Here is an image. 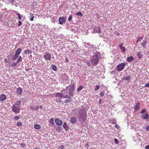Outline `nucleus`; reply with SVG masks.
Segmentation results:
<instances>
[{"mask_svg": "<svg viewBox=\"0 0 149 149\" xmlns=\"http://www.w3.org/2000/svg\"><path fill=\"white\" fill-rule=\"evenodd\" d=\"M21 104L20 101L16 102L12 107V111L15 113H18L19 112L20 107L19 106Z\"/></svg>", "mask_w": 149, "mask_h": 149, "instance_id": "f03ea898", "label": "nucleus"}, {"mask_svg": "<svg viewBox=\"0 0 149 149\" xmlns=\"http://www.w3.org/2000/svg\"><path fill=\"white\" fill-rule=\"evenodd\" d=\"M117 127V126H116V127Z\"/></svg>", "mask_w": 149, "mask_h": 149, "instance_id": "0e129e2a", "label": "nucleus"}, {"mask_svg": "<svg viewBox=\"0 0 149 149\" xmlns=\"http://www.w3.org/2000/svg\"><path fill=\"white\" fill-rule=\"evenodd\" d=\"M125 66H117V68L118 71H120L123 70Z\"/></svg>", "mask_w": 149, "mask_h": 149, "instance_id": "dca6fc26", "label": "nucleus"}, {"mask_svg": "<svg viewBox=\"0 0 149 149\" xmlns=\"http://www.w3.org/2000/svg\"><path fill=\"white\" fill-rule=\"evenodd\" d=\"M29 16L30 17V19L31 21H33L34 18V16L33 15V14L32 13H30Z\"/></svg>", "mask_w": 149, "mask_h": 149, "instance_id": "5701e85b", "label": "nucleus"}, {"mask_svg": "<svg viewBox=\"0 0 149 149\" xmlns=\"http://www.w3.org/2000/svg\"><path fill=\"white\" fill-rule=\"evenodd\" d=\"M22 24V22L21 21H18V26H20Z\"/></svg>", "mask_w": 149, "mask_h": 149, "instance_id": "ea45409f", "label": "nucleus"}, {"mask_svg": "<svg viewBox=\"0 0 149 149\" xmlns=\"http://www.w3.org/2000/svg\"><path fill=\"white\" fill-rule=\"evenodd\" d=\"M22 49L21 48H19L16 51L15 54L13 55L12 57V60H14L17 59L20 54Z\"/></svg>", "mask_w": 149, "mask_h": 149, "instance_id": "20e7f679", "label": "nucleus"}, {"mask_svg": "<svg viewBox=\"0 0 149 149\" xmlns=\"http://www.w3.org/2000/svg\"><path fill=\"white\" fill-rule=\"evenodd\" d=\"M49 123L50 124V125H53L54 124V119L53 118H52L50 119L49 122Z\"/></svg>", "mask_w": 149, "mask_h": 149, "instance_id": "4be33fe9", "label": "nucleus"}, {"mask_svg": "<svg viewBox=\"0 0 149 149\" xmlns=\"http://www.w3.org/2000/svg\"><path fill=\"white\" fill-rule=\"evenodd\" d=\"M16 14L18 16V19L19 20H21V18H22V17L21 16L20 14L19 13H17Z\"/></svg>", "mask_w": 149, "mask_h": 149, "instance_id": "c85d7f7f", "label": "nucleus"}, {"mask_svg": "<svg viewBox=\"0 0 149 149\" xmlns=\"http://www.w3.org/2000/svg\"><path fill=\"white\" fill-rule=\"evenodd\" d=\"M140 103H136V105L134 107L135 111H137L139 109L140 107Z\"/></svg>", "mask_w": 149, "mask_h": 149, "instance_id": "f8f14e48", "label": "nucleus"}, {"mask_svg": "<svg viewBox=\"0 0 149 149\" xmlns=\"http://www.w3.org/2000/svg\"><path fill=\"white\" fill-rule=\"evenodd\" d=\"M118 65H125V64H119Z\"/></svg>", "mask_w": 149, "mask_h": 149, "instance_id": "4d7b16f0", "label": "nucleus"}, {"mask_svg": "<svg viewBox=\"0 0 149 149\" xmlns=\"http://www.w3.org/2000/svg\"><path fill=\"white\" fill-rule=\"evenodd\" d=\"M100 88V86L98 85H97L95 88H94V90L95 91H97Z\"/></svg>", "mask_w": 149, "mask_h": 149, "instance_id": "c756f323", "label": "nucleus"}, {"mask_svg": "<svg viewBox=\"0 0 149 149\" xmlns=\"http://www.w3.org/2000/svg\"><path fill=\"white\" fill-rule=\"evenodd\" d=\"M134 59V57L132 56H130L127 58V61L128 62H130L132 61Z\"/></svg>", "mask_w": 149, "mask_h": 149, "instance_id": "2eb2a0df", "label": "nucleus"}, {"mask_svg": "<svg viewBox=\"0 0 149 149\" xmlns=\"http://www.w3.org/2000/svg\"><path fill=\"white\" fill-rule=\"evenodd\" d=\"M63 94L62 93H56L55 94V97L59 98H61L63 97Z\"/></svg>", "mask_w": 149, "mask_h": 149, "instance_id": "9b49d317", "label": "nucleus"}, {"mask_svg": "<svg viewBox=\"0 0 149 149\" xmlns=\"http://www.w3.org/2000/svg\"><path fill=\"white\" fill-rule=\"evenodd\" d=\"M30 70V69H29V68H26V71H29Z\"/></svg>", "mask_w": 149, "mask_h": 149, "instance_id": "603ef678", "label": "nucleus"}, {"mask_svg": "<svg viewBox=\"0 0 149 149\" xmlns=\"http://www.w3.org/2000/svg\"><path fill=\"white\" fill-rule=\"evenodd\" d=\"M125 80L128 81L131 78V77L130 76H128L126 77H125Z\"/></svg>", "mask_w": 149, "mask_h": 149, "instance_id": "cd10ccee", "label": "nucleus"}, {"mask_svg": "<svg viewBox=\"0 0 149 149\" xmlns=\"http://www.w3.org/2000/svg\"><path fill=\"white\" fill-rule=\"evenodd\" d=\"M43 58L46 60H50L51 58V55L48 52H45L43 55Z\"/></svg>", "mask_w": 149, "mask_h": 149, "instance_id": "423d86ee", "label": "nucleus"}, {"mask_svg": "<svg viewBox=\"0 0 149 149\" xmlns=\"http://www.w3.org/2000/svg\"><path fill=\"white\" fill-rule=\"evenodd\" d=\"M70 121L72 123H75L77 121V118L76 117H73L71 118Z\"/></svg>", "mask_w": 149, "mask_h": 149, "instance_id": "ddd939ff", "label": "nucleus"}, {"mask_svg": "<svg viewBox=\"0 0 149 149\" xmlns=\"http://www.w3.org/2000/svg\"><path fill=\"white\" fill-rule=\"evenodd\" d=\"M63 91L65 92H64V93H66V94H67V91H68V90L66 89H64L63 90H62L61 91V92H63Z\"/></svg>", "mask_w": 149, "mask_h": 149, "instance_id": "58836bf2", "label": "nucleus"}, {"mask_svg": "<svg viewBox=\"0 0 149 149\" xmlns=\"http://www.w3.org/2000/svg\"><path fill=\"white\" fill-rule=\"evenodd\" d=\"M6 98L5 94H2L0 95V101L1 102L3 101Z\"/></svg>", "mask_w": 149, "mask_h": 149, "instance_id": "9d476101", "label": "nucleus"}, {"mask_svg": "<svg viewBox=\"0 0 149 149\" xmlns=\"http://www.w3.org/2000/svg\"><path fill=\"white\" fill-rule=\"evenodd\" d=\"M88 54L92 58L91 62L92 64L95 65L97 64L99 60L98 53L95 50L90 52L89 50L88 52Z\"/></svg>", "mask_w": 149, "mask_h": 149, "instance_id": "f257e3e1", "label": "nucleus"}, {"mask_svg": "<svg viewBox=\"0 0 149 149\" xmlns=\"http://www.w3.org/2000/svg\"><path fill=\"white\" fill-rule=\"evenodd\" d=\"M59 24H62L63 23H65L66 21V19L64 17H60L58 19Z\"/></svg>", "mask_w": 149, "mask_h": 149, "instance_id": "6e6552de", "label": "nucleus"}, {"mask_svg": "<svg viewBox=\"0 0 149 149\" xmlns=\"http://www.w3.org/2000/svg\"><path fill=\"white\" fill-rule=\"evenodd\" d=\"M145 148L146 149H149V145L146 146Z\"/></svg>", "mask_w": 149, "mask_h": 149, "instance_id": "de8ad7c7", "label": "nucleus"}, {"mask_svg": "<svg viewBox=\"0 0 149 149\" xmlns=\"http://www.w3.org/2000/svg\"><path fill=\"white\" fill-rule=\"evenodd\" d=\"M83 88V86L81 85L77 89V92H79Z\"/></svg>", "mask_w": 149, "mask_h": 149, "instance_id": "393cba45", "label": "nucleus"}, {"mask_svg": "<svg viewBox=\"0 0 149 149\" xmlns=\"http://www.w3.org/2000/svg\"><path fill=\"white\" fill-rule=\"evenodd\" d=\"M42 105H40V109H42Z\"/></svg>", "mask_w": 149, "mask_h": 149, "instance_id": "13d9d810", "label": "nucleus"}, {"mask_svg": "<svg viewBox=\"0 0 149 149\" xmlns=\"http://www.w3.org/2000/svg\"><path fill=\"white\" fill-rule=\"evenodd\" d=\"M146 130L147 131H149V126L146 127Z\"/></svg>", "mask_w": 149, "mask_h": 149, "instance_id": "09e8293b", "label": "nucleus"}, {"mask_svg": "<svg viewBox=\"0 0 149 149\" xmlns=\"http://www.w3.org/2000/svg\"><path fill=\"white\" fill-rule=\"evenodd\" d=\"M141 114L145 113L141 115V117L144 120H148L149 119V115L147 112L146 110L143 109L141 112Z\"/></svg>", "mask_w": 149, "mask_h": 149, "instance_id": "7ed1b4c3", "label": "nucleus"}, {"mask_svg": "<svg viewBox=\"0 0 149 149\" xmlns=\"http://www.w3.org/2000/svg\"><path fill=\"white\" fill-rule=\"evenodd\" d=\"M104 91L100 93V95L101 96H103L104 95Z\"/></svg>", "mask_w": 149, "mask_h": 149, "instance_id": "4c0bfd02", "label": "nucleus"}, {"mask_svg": "<svg viewBox=\"0 0 149 149\" xmlns=\"http://www.w3.org/2000/svg\"><path fill=\"white\" fill-rule=\"evenodd\" d=\"M119 46L123 52V53L125 52V49L124 47L123 46L122 44L119 45Z\"/></svg>", "mask_w": 149, "mask_h": 149, "instance_id": "f3484780", "label": "nucleus"}, {"mask_svg": "<svg viewBox=\"0 0 149 149\" xmlns=\"http://www.w3.org/2000/svg\"><path fill=\"white\" fill-rule=\"evenodd\" d=\"M116 34V35L117 36H119L120 35V33L118 32H117Z\"/></svg>", "mask_w": 149, "mask_h": 149, "instance_id": "5fc2aeb1", "label": "nucleus"}, {"mask_svg": "<svg viewBox=\"0 0 149 149\" xmlns=\"http://www.w3.org/2000/svg\"><path fill=\"white\" fill-rule=\"evenodd\" d=\"M52 68L54 71H56L57 70V68L56 66H53Z\"/></svg>", "mask_w": 149, "mask_h": 149, "instance_id": "72a5a7b5", "label": "nucleus"}, {"mask_svg": "<svg viewBox=\"0 0 149 149\" xmlns=\"http://www.w3.org/2000/svg\"><path fill=\"white\" fill-rule=\"evenodd\" d=\"M63 148H64V146L63 145H61L59 147V149H63Z\"/></svg>", "mask_w": 149, "mask_h": 149, "instance_id": "c03bdc74", "label": "nucleus"}, {"mask_svg": "<svg viewBox=\"0 0 149 149\" xmlns=\"http://www.w3.org/2000/svg\"><path fill=\"white\" fill-rule=\"evenodd\" d=\"M18 57L19 58L17 61L16 63H18L20 62L22 60V58L21 56H19Z\"/></svg>", "mask_w": 149, "mask_h": 149, "instance_id": "a878e982", "label": "nucleus"}, {"mask_svg": "<svg viewBox=\"0 0 149 149\" xmlns=\"http://www.w3.org/2000/svg\"><path fill=\"white\" fill-rule=\"evenodd\" d=\"M4 61H5V62H6H6H7V59H4Z\"/></svg>", "mask_w": 149, "mask_h": 149, "instance_id": "052dcab7", "label": "nucleus"}, {"mask_svg": "<svg viewBox=\"0 0 149 149\" xmlns=\"http://www.w3.org/2000/svg\"><path fill=\"white\" fill-rule=\"evenodd\" d=\"M99 103H101V99H100V100H99Z\"/></svg>", "mask_w": 149, "mask_h": 149, "instance_id": "6e6d98bb", "label": "nucleus"}, {"mask_svg": "<svg viewBox=\"0 0 149 149\" xmlns=\"http://www.w3.org/2000/svg\"><path fill=\"white\" fill-rule=\"evenodd\" d=\"M114 141L116 144H118L119 143L118 140L116 139H114Z\"/></svg>", "mask_w": 149, "mask_h": 149, "instance_id": "f704fd0d", "label": "nucleus"}, {"mask_svg": "<svg viewBox=\"0 0 149 149\" xmlns=\"http://www.w3.org/2000/svg\"><path fill=\"white\" fill-rule=\"evenodd\" d=\"M19 118L18 116H15L14 117V119L15 120H17L19 119Z\"/></svg>", "mask_w": 149, "mask_h": 149, "instance_id": "c9c22d12", "label": "nucleus"}, {"mask_svg": "<svg viewBox=\"0 0 149 149\" xmlns=\"http://www.w3.org/2000/svg\"><path fill=\"white\" fill-rule=\"evenodd\" d=\"M145 87H149V83H146L145 85Z\"/></svg>", "mask_w": 149, "mask_h": 149, "instance_id": "79ce46f5", "label": "nucleus"}, {"mask_svg": "<svg viewBox=\"0 0 149 149\" xmlns=\"http://www.w3.org/2000/svg\"><path fill=\"white\" fill-rule=\"evenodd\" d=\"M10 3L12 4L14 2V0H9Z\"/></svg>", "mask_w": 149, "mask_h": 149, "instance_id": "37998d69", "label": "nucleus"}, {"mask_svg": "<svg viewBox=\"0 0 149 149\" xmlns=\"http://www.w3.org/2000/svg\"><path fill=\"white\" fill-rule=\"evenodd\" d=\"M81 117H80V118H79V119H80V120H81ZM81 122L83 123V122H84V120H82V121H81Z\"/></svg>", "mask_w": 149, "mask_h": 149, "instance_id": "bf43d9fd", "label": "nucleus"}, {"mask_svg": "<svg viewBox=\"0 0 149 149\" xmlns=\"http://www.w3.org/2000/svg\"><path fill=\"white\" fill-rule=\"evenodd\" d=\"M20 145L23 147H24L26 146V145L24 143H22Z\"/></svg>", "mask_w": 149, "mask_h": 149, "instance_id": "a19ab883", "label": "nucleus"}, {"mask_svg": "<svg viewBox=\"0 0 149 149\" xmlns=\"http://www.w3.org/2000/svg\"><path fill=\"white\" fill-rule=\"evenodd\" d=\"M72 15H70L69 16L68 18V20L69 21H70L71 19H72Z\"/></svg>", "mask_w": 149, "mask_h": 149, "instance_id": "e433bc0d", "label": "nucleus"}, {"mask_svg": "<svg viewBox=\"0 0 149 149\" xmlns=\"http://www.w3.org/2000/svg\"><path fill=\"white\" fill-rule=\"evenodd\" d=\"M137 54L139 59H141L143 57V56L141 51L138 52Z\"/></svg>", "mask_w": 149, "mask_h": 149, "instance_id": "4468645a", "label": "nucleus"}, {"mask_svg": "<svg viewBox=\"0 0 149 149\" xmlns=\"http://www.w3.org/2000/svg\"><path fill=\"white\" fill-rule=\"evenodd\" d=\"M94 31H95V32L100 33L101 31V30L100 27H98L95 29L94 30Z\"/></svg>", "mask_w": 149, "mask_h": 149, "instance_id": "6ab92c4d", "label": "nucleus"}, {"mask_svg": "<svg viewBox=\"0 0 149 149\" xmlns=\"http://www.w3.org/2000/svg\"><path fill=\"white\" fill-rule=\"evenodd\" d=\"M24 52L25 54H31L32 53V51L29 49H26L24 51Z\"/></svg>", "mask_w": 149, "mask_h": 149, "instance_id": "412c9836", "label": "nucleus"}, {"mask_svg": "<svg viewBox=\"0 0 149 149\" xmlns=\"http://www.w3.org/2000/svg\"><path fill=\"white\" fill-rule=\"evenodd\" d=\"M63 99H65L64 102L65 103H69L72 101L71 97L67 95L63 96Z\"/></svg>", "mask_w": 149, "mask_h": 149, "instance_id": "0eeeda50", "label": "nucleus"}, {"mask_svg": "<svg viewBox=\"0 0 149 149\" xmlns=\"http://www.w3.org/2000/svg\"><path fill=\"white\" fill-rule=\"evenodd\" d=\"M35 107L33 106H31L30 107V109L32 110H35Z\"/></svg>", "mask_w": 149, "mask_h": 149, "instance_id": "a18cd8bd", "label": "nucleus"}, {"mask_svg": "<svg viewBox=\"0 0 149 149\" xmlns=\"http://www.w3.org/2000/svg\"><path fill=\"white\" fill-rule=\"evenodd\" d=\"M68 61V60L67 58H66L65 59V61L66 62V63Z\"/></svg>", "mask_w": 149, "mask_h": 149, "instance_id": "8fccbe9b", "label": "nucleus"}, {"mask_svg": "<svg viewBox=\"0 0 149 149\" xmlns=\"http://www.w3.org/2000/svg\"><path fill=\"white\" fill-rule=\"evenodd\" d=\"M88 143H86V145H85V146L86 147H86V148H88Z\"/></svg>", "mask_w": 149, "mask_h": 149, "instance_id": "3c124183", "label": "nucleus"}, {"mask_svg": "<svg viewBox=\"0 0 149 149\" xmlns=\"http://www.w3.org/2000/svg\"><path fill=\"white\" fill-rule=\"evenodd\" d=\"M76 15L77 16H79L81 17L83 16V14L80 11H78L76 13Z\"/></svg>", "mask_w": 149, "mask_h": 149, "instance_id": "bb28decb", "label": "nucleus"}, {"mask_svg": "<svg viewBox=\"0 0 149 149\" xmlns=\"http://www.w3.org/2000/svg\"><path fill=\"white\" fill-rule=\"evenodd\" d=\"M33 149H38L37 148H34Z\"/></svg>", "mask_w": 149, "mask_h": 149, "instance_id": "e2e57ef3", "label": "nucleus"}, {"mask_svg": "<svg viewBox=\"0 0 149 149\" xmlns=\"http://www.w3.org/2000/svg\"><path fill=\"white\" fill-rule=\"evenodd\" d=\"M30 56L31 57H32V55H30Z\"/></svg>", "mask_w": 149, "mask_h": 149, "instance_id": "680f3d73", "label": "nucleus"}, {"mask_svg": "<svg viewBox=\"0 0 149 149\" xmlns=\"http://www.w3.org/2000/svg\"><path fill=\"white\" fill-rule=\"evenodd\" d=\"M126 78L125 77H123V79H122V80H123V81H125V78Z\"/></svg>", "mask_w": 149, "mask_h": 149, "instance_id": "864d4df0", "label": "nucleus"}, {"mask_svg": "<svg viewBox=\"0 0 149 149\" xmlns=\"http://www.w3.org/2000/svg\"><path fill=\"white\" fill-rule=\"evenodd\" d=\"M39 108V106L38 105V106H36L35 107V109H38Z\"/></svg>", "mask_w": 149, "mask_h": 149, "instance_id": "49530a36", "label": "nucleus"}, {"mask_svg": "<svg viewBox=\"0 0 149 149\" xmlns=\"http://www.w3.org/2000/svg\"><path fill=\"white\" fill-rule=\"evenodd\" d=\"M143 38L142 37H139L138 39V40L136 42L137 43H138V42L141 41V40L143 39Z\"/></svg>", "mask_w": 149, "mask_h": 149, "instance_id": "7c9ffc66", "label": "nucleus"}, {"mask_svg": "<svg viewBox=\"0 0 149 149\" xmlns=\"http://www.w3.org/2000/svg\"><path fill=\"white\" fill-rule=\"evenodd\" d=\"M86 45H88V49L87 53V54H88V52L89 50L91 52V51H93V50H95L93 48V47L94 46V45H91L89 43H87L86 42H84V46L86 47H87L86 46Z\"/></svg>", "mask_w": 149, "mask_h": 149, "instance_id": "39448f33", "label": "nucleus"}, {"mask_svg": "<svg viewBox=\"0 0 149 149\" xmlns=\"http://www.w3.org/2000/svg\"><path fill=\"white\" fill-rule=\"evenodd\" d=\"M17 125L18 126L20 127L22 125V124L21 122H19L17 123Z\"/></svg>", "mask_w": 149, "mask_h": 149, "instance_id": "473e14b6", "label": "nucleus"}, {"mask_svg": "<svg viewBox=\"0 0 149 149\" xmlns=\"http://www.w3.org/2000/svg\"><path fill=\"white\" fill-rule=\"evenodd\" d=\"M146 41H144L143 42L142 44L143 47H145L146 46Z\"/></svg>", "mask_w": 149, "mask_h": 149, "instance_id": "2f4dec72", "label": "nucleus"}, {"mask_svg": "<svg viewBox=\"0 0 149 149\" xmlns=\"http://www.w3.org/2000/svg\"><path fill=\"white\" fill-rule=\"evenodd\" d=\"M55 122L56 124L58 126H61L63 124V122L61 120L57 118L55 119Z\"/></svg>", "mask_w": 149, "mask_h": 149, "instance_id": "1a4fd4ad", "label": "nucleus"}, {"mask_svg": "<svg viewBox=\"0 0 149 149\" xmlns=\"http://www.w3.org/2000/svg\"><path fill=\"white\" fill-rule=\"evenodd\" d=\"M22 90L21 88H18L17 90V94L21 95L22 93Z\"/></svg>", "mask_w": 149, "mask_h": 149, "instance_id": "a211bd4d", "label": "nucleus"}, {"mask_svg": "<svg viewBox=\"0 0 149 149\" xmlns=\"http://www.w3.org/2000/svg\"><path fill=\"white\" fill-rule=\"evenodd\" d=\"M63 127L66 130H68V127L67 125V123H64L63 125Z\"/></svg>", "mask_w": 149, "mask_h": 149, "instance_id": "aec40b11", "label": "nucleus"}, {"mask_svg": "<svg viewBox=\"0 0 149 149\" xmlns=\"http://www.w3.org/2000/svg\"><path fill=\"white\" fill-rule=\"evenodd\" d=\"M117 127V126H116V127Z\"/></svg>", "mask_w": 149, "mask_h": 149, "instance_id": "69168bd1", "label": "nucleus"}, {"mask_svg": "<svg viewBox=\"0 0 149 149\" xmlns=\"http://www.w3.org/2000/svg\"><path fill=\"white\" fill-rule=\"evenodd\" d=\"M34 128L36 129H40V126L39 125L36 124L34 125Z\"/></svg>", "mask_w": 149, "mask_h": 149, "instance_id": "b1692460", "label": "nucleus"}]
</instances>
